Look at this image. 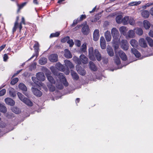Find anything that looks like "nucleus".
Instances as JSON below:
<instances>
[{
	"label": "nucleus",
	"mask_w": 153,
	"mask_h": 153,
	"mask_svg": "<svg viewBox=\"0 0 153 153\" xmlns=\"http://www.w3.org/2000/svg\"><path fill=\"white\" fill-rule=\"evenodd\" d=\"M144 27L146 29H149L150 26V22L147 20H145L143 22Z\"/></svg>",
	"instance_id": "bb28decb"
},
{
	"label": "nucleus",
	"mask_w": 153,
	"mask_h": 153,
	"mask_svg": "<svg viewBox=\"0 0 153 153\" xmlns=\"http://www.w3.org/2000/svg\"><path fill=\"white\" fill-rule=\"evenodd\" d=\"M6 126V123L2 121H0V127L4 128Z\"/></svg>",
	"instance_id": "338daca9"
},
{
	"label": "nucleus",
	"mask_w": 153,
	"mask_h": 153,
	"mask_svg": "<svg viewBox=\"0 0 153 153\" xmlns=\"http://www.w3.org/2000/svg\"><path fill=\"white\" fill-rule=\"evenodd\" d=\"M111 34L113 38H118L119 33L118 30L116 28L113 27L111 29Z\"/></svg>",
	"instance_id": "20e7f679"
},
{
	"label": "nucleus",
	"mask_w": 153,
	"mask_h": 153,
	"mask_svg": "<svg viewBox=\"0 0 153 153\" xmlns=\"http://www.w3.org/2000/svg\"><path fill=\"white\" fill-rule=\"evenodd\" d=\"M128 43L126 40H122L121 42V47L123 49L125 50H127L128 48Z\"/></svg>",
	"instance_id": "6e6552de"
},
{
	"label": "nucleus",
	"mask_w": 153,
	"mask_h": 153,
	"mask_svg": "<svg viewBox=\"0 0 153 153\" xmlns=\"http://www.w3.org/2000/svg\"><path fill=\"white\" fill-rule=\"evenodd\" d=\"M19 79L17 78H15L12 80L10 82V84L12 85H14L18 81Z\"/></svg>",
	"instance_id": "864d4df0"
},
{
	"label": "nucleus",
	"mask_w": 153,
	"mask_h": 153,
	"mask_svg": "<svg viewBox=\"0 0 153 153\" xmlns=\"http://www.w3.org/2000/svg\"><path fill=\"white\" fill-rule=\"evenodd\" d=\"M45 75L48 81L52 84H55V81L53 77L51 76V73L49 70L46 71Z\"/></svg>",
	"instance_id": "f03ea898"
},
{
	"label": "nucleus",
	"mask_w": 153,
	"mask_h": 153,
	"mask_svg": "<svg viewBox=\"0 0 153 153\" xmlns=\"http://www.w3.org/2000/svg\"><path fill=\"white\" fill-rule=\"evenodd\" d=\"M62 81L63 82V83L64 84V85L65 86H67L68 85V84L66 80L65 79H65H63V80H62Z\"/></svg>",
	"instance_id": "774afa93"
},
{
	"label": "nucleus",
	"mask_w": 153,
	"mask_h": 153,
	"mask_svg": "<svg viewBox=\"0 0 153 153\" xmlns=\"http://www.w3.org/2000/svg\"><path fill=\"white\" fill-rule=\"evenodd\" d=\"M89 58L91 60L94 61L95 60L93 48L92 47H90L89 49Z\"/></svg>",
	"instance_id": "9d476101"
},
{
	"label": "nucleus",
	"mask_w": 153,
	"mask_h": 153,
	"mask_svg": "<svg viewBox=\"0 0 153 153\" xmlns=\"http://www.w3.org/2000/svg\"><path fill=\"white\" fill-rule=\"evenodd\" d=\"M100 36L99 31L98 30H95L93 33V38H99Z\"/></svg>",
	"instance_id": "ea45409f"
},
{
	"label": "nucleus",
	"mask_w": 153,
	"mask_h": 153,
	"mask_svg": "<svg viewBox=\"0 0 153 153\" xmlns=\"http://www.w3.org/2000/svg\"><path fill=\"white\" fill-rule=\"evenodd\" d=\"M114 51L115 53V55L117 56V53L119 51H118V50H117L119 47L118 42L116 44H114Z\"/></svg>",
	"instance_id": "a18cd8bd"
},
{
	"label": "nucleus",
	"mask_w": 153,
	"mask_h": 153,
	"mask_svg": "<svg viewBox=\"0 0 153 153\" xmlns=\"http://www.w3.org/2000/svg\"><path fill=\"white\" fill-rule=\"evenodd\" d=\"M90 68L91 70L95 71L97 70V68L96 67L94 64L91 61L89 62Z\"/></svg>",
	"instance_id": "473e14b6"
},
{
	"label": "nucleus",
	"mask_w": 153,
	"mask_h": 153,
	"mask_svg": "<svg viewBox=\"0 0 153 153\" xmlns=\"http://www.w3.org/2000/svg\"><path fill=\"white\" fill-rule=\"evenodd\" d=\"M80 58L79 59L76 56H74L73 58V61L79 65L81 64V62L80 61Z\"/></svg>",
	"instance_id": "c03bdc74"
},
{
	"label": "nucleus",
	"mask_w": 153,
	"mask_h": 153,
	"mask_svg": "<svg viewBox=\"0 0 153 153\" xmlns=\"http://www.w3.org/2000/svg\"><path fill=\"white\" fill-rule=\"evenodd\" d=\"M79 22H80L79 21L78 19H77L74 20L72 24L71 25V26L74 27Z\"/></svg>",
	"instance_id": "6e6d98bb"
},
{
	"label": "nucleus",
	"mask_w": 153,
	"mask_h": 153,
	"mask_svg": "<svg viewBox=\"0 0 153 153\" xmlns=\"http://www.w3.org/2000/svg\"><path fill=\"white\" fill-rule=\"evenodd\" d=\"M101 13H98L96 15L94 16V19H92L91 21L92 22H95L99 19L101 17Z\"/></svg>",
	"instance_id": "c756f323"
},
{
	"label": "nucleus",
	"mask_w": 153,
	"mask_h": 153,
	"mask_svg": "<svg viewBox=\"0 0 153 153\" xmlns=\"http://www.w3.org/2000/svg\"><path fill=\"white\" fill-rule=\"evenodd\" d=\"M108 54L111 56H112L114 55V53L113 49L111 47L107 48V49Z\"/></svg>",
	"instance_id": "c9c22d12"
},
{
	"label": "nucleus",
	"mask_w": 153,
	"mask_h": 153,
	"mask_svg": "<svg viewBox=\"0 0 153 153\" xmlns=\"http://www.w3.org/2000/svg\"><path fill=\"white\" fill-rule=\"evenodd\" d=\"M56 87L60 89H62L63 88L62 85L59 83L58 84H56Z\"/></svg>",
	"instance_id": "e2e57ef3"
},
{
	"label": "nucleus",
	"mask_w": 153,
	"mask_h": 153,
	"mask_svg": "<svg viewBox=\"0 0 153 153\" xmlns=\"http://www.w3.org/2000/svg\"><path fill=\"white\" fill-rule=\"evenodd\" d=\"M71 74L73 78L74 79L77 80L79 79V76L75 72L73 71H71Z\"/></svg>",
	"instance_id": "72a5a7b5"
},
{
	"label": "nucleus",
	"mask_w": 153,
	"mask_h": 153,
	"mask_svg": "<svg viewBox=\"0 0 153 153\" xmlns=\"http://www.w3.org/2000/svg\"><path fill=\"white\" fill-rule=\"evenodd\" d=\"M9 94L10 96L12 97H15L16 96V92L13 88H11L9 90Z\"/></svg>",
	"instance_id": "58836bf2"
},
{
	"label": "nucleus",
	"mask_w": 153,
	"mask_h": 153,
	"mask_svg": "<svg viewBox=\"0 0 153 153\" xmlns=\"http://www.w3.org/2000/svg\"><path fill=\"white\" fill-rule=\"evenodd\" d=\"M123 16L121 15L117 16L115 19L116 22L118 24H121L122 22V19Z\"/></svg>",
	"instance_id": "393cba45"
},
{
	"label": "nucleus",
	"mask_w": 153,
	"mask_h": 153,
	"mask_svg": "<svg viewBox=\"0 0 153 153\" xmlns=\"http://www.w3.org/2000/svg\"><path fill=\"white\" fill-rule=\"evenodd\" d=\"M55 66L60 71H64L65 69L64 66L63 65H62L60 63L58 62L56 63Z\"/></svg>",
	"instance_id": "6ab92c4d"
},
{
	"label": "nucleus",
	"mask_w": 153,
	"mask_h": 153,
	"mask_svg": "<svg viewBox=\"0 0 153 153\" xmlns=\"http://www.w3.org/2000/svg\"><path fill=\"white\" fill-rule=\"evenodd\" d=\"M134 31L132 30H130L128 31V36L130 38H133L135 35Z\"/></svg>",
	"instance_id": "79ce46f5"
},
{
	"label": "nucleus",
	"mask_w": 153,
	"mask_h": 153,
	"mask_svg": "<svg viewBox=\"0 0 153 153\" xmlns=\"http://www.w3.org/2000/svg\"><path fill=\"white\" fill-rule=\"evenodd\" d=\"M36 87H33L31 88V90L33 94L36 96L40 97L42 95V92Z\"/></svg>",
	"instance_id": "39448f33"
},
{
	"label": "nucleus",
	"mask_w": 153,
	"mask_h": 153,
	"mask_svg": "<svg viewBox=\"0 0 153 153\" xmlns=\"http://www.w3.org/2000/svg\"><path fill=\"white\" fill-rule=\"evenodd\" d=\"M17 94L19 99L23 102L25 100V97H24V96L20 92H18Z\"/></svg>",
	"instance_id": "de8ad7c7"
},
{
	"label": "nucleus",
	"mask_w": 153,
	"mask_h": 153,
	"mask_svg": "<svg viewBox=\"0 0 153 153\" xmlns=\"http://www.w3.org/2000/svg\"><path fill=\"white\" fill-rule=\"evenodd\" d=\"M23 102L28 106H31L33 105V102L27 98H25Z\"/></svg>",
	"instance_id": "412c9836"
},
{
	"label": "nucleus",
	"mask_w": 153,
	"mask_h": 153,
	"mask_svg": "<svg viewBox=\"0 0 153 153\" xmlns=\"http://www.w3.org/2000/svg\"><path fill=\"white\" fill-rule=\"evenodd\" d=\"M131 51L136 57H139L140 56V53L136 49L134 48H131Z\"/></svg>",
	"instance_id": "5701e85b"
},
{
	"label": "nucleus",
	"mask_w": 153,
	"mask_h": 153,
	"mask_svg": "<svg viewBox=\"0 0 153 153\" xmlns=\"http://www.w3.org/2000/svg\"><path fill=\"white\" fill-rule=\"evenodd\" d=\"M61 32L60 31L55 32V33H51L50 36V37H58L60 34Z\"/></svg>",
	"instance_id": "a878e982"
},
{
	"label": "nucleus",
	"mask_w": 153,
	"mask_h": 153,
	"mask_svg": "<svg viewBox=\"0 0 153 153\" xmlns=\"http://www.w3.org/2000/svg\"><path fill=\"white\" fill-rule=\"evenodd\" d=\"M100 45L101 48L104 49L106 48V42L105 39H100Z\"/></svg>",
	"instance_id": "c85d7f7f"
},
{
	"label": "nucleus",
	"mask_w": 153,
	"mask_h": 153,
	"mask_svg": "<svg viewBox=\"0 0 153 153\" xmlns=\"http://www.w3.org/2000/svg\"><path fill=\"white\" fill-rule=\"evenodd\" d=\"M36 77L40 81H44L45 79L44 74L42 72H39L36 74Z\"/></svg>",
	"instance_id": "9b49d317"
},
{
	"label": "nucleus",
	"mask_w": 153,
	"mask_h": 153,
	"mask_svg": "<svg viewBox=\"0 0 153 153\" xmlns=\"http://www.w3.org/2000/svg\"><path fill=\"white\" fill-rule=\"evenodd\" d=\"M19 88L22 91H27V87L23 83H20L19 85Z\"/></svg>",
	"instance_id": "b1692460"
},
{
	"label": "nucleus",
	"mask_w": 153,
	"mask_h": 153,
	"mask_svg": "<svg viewBox=\"0 0 153 153\" xmlns=\"http://www.w3.org/2000/svg\"><path fill=\"white\" fill-rule=\"evenodd\" d=\"M149 45L151 46H153V40L152 39H146Z\"/></svg>",
	"instance_id": "5fc2aeb1"
},
{
	"label": "nucleus",
	"mask_w": 153,
	"mask_h": 153,
	"mask_svg": "<svg viewBox=\"0 0 153 153\" xmlns=\"http://www.w3.org/2000/svg\"><path fill=\"white\" fill-rule=\"evenodd\" d=\"M32 79L34 82L35 84L36 85H34L32 84L33 86L37 87V86L39 87L41 86H42V83L40 82L39 81L37 78L33 76L32 77Z\"/></svg>",
	"instance_id": "1a4fd4ad"
},
{
	"label": "nucleus",
	"mask_w": 153,
	"mask_h": 153,
	"mask_svg": "<svg viewBox=\"0 0 153 153\" xmlns=\"http://www.w3.org/2000/svg\"><path fill=\"white\" fill-rule=\"evenodd\" d=\"M79 58L81 64L82 63L83 64H86L88 62V59L84 55H81L79 56Z\"/></svg>",
	"instance_id": "4468645a"
},
{
	"label": "nucleus",
	"mask_w": 153,
	"mask_h": 153,
	"mask_svg": "<svg viewBox=\"0 0 153 153\" xmlns=\"http://www.w3.org/2000/svg\"><path fill=\"white\" fill-rule=\"evenodd\" d=\"M129 23L131 25H134V21L133 19L132 18H129V21H128V23Z\"/></svg>",
	"instance_id": "680f3d73"
},
{
	"label": "nucleus",
	"mask_w": 153,
	"mask_h": 153,
	"mask_svg": "<svg viewBox=\"0 0 153 153\" xmlns=\"http://www.w3.org/2000/svg\"><path fill=\"white\" fill-rule=\"evenodd\" d=\"M50 69L51 70L52 73L55 75H57L58 72H57V69L53 66L51 67L50 68Z\"/></svg>",
	"instance_id": "a19ab883"
},
{
	"label": "nucleus",
	"mask_w": 153,
	"mask_h": 153,
	"mask_svg": "<svg viewBox=\"0 0 153 153\" xmlns=\"http://www.w3.org/2000/svg\"><path fill=\"white\" fill-rule=\"evenodd\" d=\"M119 30L121 34L124 36L127 35V31L128 30V29L126 27L124 26H122L120 27Z\"/></svg>",
	"instance_id": "ddd939ff"
},
{
	"label": "nucleus",
	"mask_w": 153,
	"mask_h": 153,
	"mask_svg": "<svg viewBox=\"0 0 153 153\" xmlns=\"http://www.w3.org/2000/svg\"><path fill=\"white\" fill-rule=\"evenodd\" d=\"M105 38H111V36L110 32L107 31L105 33Z\"/></svg>",
	"instance_id": "49530a36"
},
{
	"label": "nucleus",
	"mask_w": 153,
	"mask_h": 153,
	"mask_svg": "<svg viewBox=\"0 0 153 153\" xmlns=\"http://www.w3.org/2000/svg\"><path fill=\"white\" fill-rule=\"evenodd\" d=\"M5 101L7 104L10 105H13L15 104L14 101L10 98H6L5 99Z\"/></svg>",
	"instance_id": "2eb2a0df"
},
{
	"label": "nucleus",
	"mask_w": 153,
	"mask_h": 153,
	"mask_svg": "<svg viewBox=\"0 0 153 153\" xmlns=\"http://www.w3.org/2000/svg\"><path fill=\"white\" fill-rule=\"evenodd\" d=\"M48 87L50 91H53L55 90V87L52 85H48Z\"/></svg>",
	"instance_id": "13d9d810"
},
{
	"label": "nucleus",
	"mask_w": 153,
	"mask_h": 153,
	"mask_svg": "<svg viewBox=\"0 0 153 153\" xmlns=\"http://www.w3.org/2000/svg\"><path fill=\"white\" fill-rule=\"evenodd\" d=\"M48 58L51 62H56L58 60V56L56 54H52L49 56Z\"/></svg>",
	"instance_id": "423d86ee"
},
{
	"label": "nucleus",
	"mask_w": 153,
	"mask_h": 153,
	"mask_svg": "<svg viewBox=\"0 0 153 153\" xmlns=\"http://www.w3.org/2000/svg\"><path fill=\"white\" fill-rule=\"evenodd\" d=\"M12 110L13 112L16 114H18L20 112L19 109L16 107H14L13 108Z\"/></svg>",
	"instance_id": "603ef678"
},
{
	"label": "nucleus",
	"mask_w": 153,
	"mask_h": 153,
	"mask_svg": "<svg viewBox=\"0 0 153 153\" xmlns=\"http://www.w3.org/2000/svg\"><path fill=\"white\" fill-rule=\"evenodd\" d=\"M130 43L131 45L134 47L136 48L137 46L138 42L135 39H132L130 42Z\"/></svg>",
	"instance_id": "e433bc0d"
},
{
	"label": "nucleus",
	"mask_w": 153,
	"mask_h": 153,
	"mask_svg": "<svg viewBox=\"0 0 153 153\" xmlns=\"http://www.w3.org/2000/svg\"><path fill=\"white\" fill-rule=\"evenodd\" d=\"M142 16L144 18H148L149 16L150 13L149 11L146 10H144L141 12Z\"/></svg>",
	"instance_id": "4be33fe9"
},
{
	"label": "nucleus",
	"mask_w": 153,
	"mask_h": 153,
	"mask_svg": "<svg viewBox=\"0 0 153 153\" xmlns=\"http://www.w3.org/2000/svg\"><path fill=\"white\" fill-rule=\"evenodd\" d=\"M67 42L69 44L70 47H72L74 44V42L72 39L68 40V41Z\"/></svg>",
	"instance_id": "0e129e2a"
},
{
	"label": "nucleus",
	"mask_w": 153,
	"mask_h": 153,
	"mask_svg": "<svg viewBox=\"0 0 153 153\" xmlns=\"http://www.w3.org/2000/svg\"><path fill=\"white\" fill-rule=\"evenodd\" d=\"M94 54L97 61H99L102 59L101 54L97 50H95L94 51Z\"/></svg>",
	"instance_id": "dca6fc26"
},
{
	"label": "nucleus",
	"mask_w": 153,
	"mask_h": 153,
	"mask_svg": "<svg viewBox=\"0 0 153 153\" xmlns=\"http://www.w3.org/2000/svg\"><path fill=\"white\" fill-rule=\"evenodd\" d=\"M0 111L5 113L7 111L6 108L2 104L0 103Z\"/></svg>",
	"instance_id": "4c0bfd02"
},
{
	"label": "nucleus",
	"mask_w": 153,
	"mask_h": 153,
	"mask_svg": "<svg viewBox=\"0 0 153 153\" xmlns=\"http://www.w3.org/2000/svg\"><path fill=\"white\" fill-rule=\"evenodd\" d=\"M129 17L125 16L122 19V23L124 25H127L128 24Z\"/></svg>",
	"instance_id": "7c9ffc66"
},
{
	"label": "nucleus",
	"mask_w": 153,
	"mask_h": 153,
	"mask_svg": "<svg viewBox=\"0 0 153 153\" xmlns=\"http://www.w3.org/2000/svg\"><path fill=\"white\" fill-rule=\"evenodd\" d=\"M6 93V90L3 89L0 91V96L4 95Z\"/></svg>",
	"instance_id": "69168bd1"
},
{
	"label": "nucleus",
	"mask_w": 153,
	"mask_h": 153,
	"mask_svg": "<svg viewBox=\"0 0 153 153\" xmlns=\"http://www.w3.org/2000/svg\"><path fill=\"white\" fill-rule=\"evenodd\" d=\"M134 32L139 36L142 35L143 33L142 29L140 28H137L134 29Z\"/></svg>",
	"instance_id": "cd10ccee"
},
{
	"label": "nucleus",
	"mask_w": 153,
	"mask_h": 153,
	"mask_svg": "<svg viewBox=\"0 0 153 153\" xmlns=\"http://www.w3.org/2000/svg\"><path fill=\"white\" fill-rule=\"evenodd\" d=\"M116 58L115 59L114 62L116 64L118 65L120 64V59L118 57V55L116 56Z\"/></svg>",
	"instance_id": "8fccbe9b"
},
{
	"label": "nucleus",
	"mask_w": 153,
	"mask_h": 153,
	"mask_svg": "<svg viewBox=\"0 0 153 153\" xmlns=\"http://www.w3.org/2000/svg\"><path fill=\"white\" fill-rule=\"evenodd\" d=\"M58 76L60 80H62L64 79H65V77L64 76V74L62 73H58L57 75H56Z\"/></svg>",
	"instance_id": "09e8293b"
},
{
	"label": "nucleus",
	"mask_w": 153,
	"mask_h": 153,
	"mask_svg": "<svg viewBox=\"0 0 153 153\" xmlns=\"http://www.w3.org/2000/svg\"><path fill=\"white\" fill-rule=\"evenodd\" d=\"M86 18V15L85 14H82L80 16L79 18H78V20L80 22L85 19Z\"/></svg>",
	"instance_id": "3c124183"
},
{
	"label": "nucleus",
	"mask_w": 153,
	"mask_h": 153,
	"mask_svg": "<svg viewBox=\"0 0 153 153\" xmlns=\"http://www.w3.org/2000/svg\"><path fill=\"white\" fill-rule=\"evenodd\" d=\"M139 43L140 45L142 47L146 48L147 46L146 42L144 39H140Z\"/></svg>",
	"instance_id": "f3484780"
},
{
	"label": "nucleus",
	"mask_w": 153,
	"mask_h": 153,
	"mask_svg": "<svg viewBox=\"0 0 153 153\" xmlns=\"http://www.w3.org/2000/svg\"><path fill=\"white\" fill-rule=\"evenodd\" d=\"M39 44L38 42H36L33 46L35 54L33 55L29 59V60L33 58L35 56H36V57L38 56L39 55Z\"/></svg>",
	"instance_id": "7ed1b4c3"
},
{
	"label": "nucleus",
	"mask_w": 153,
	"mask_h": 153,
	"mask_svg": "<svg viewBox=\"0 0 153 153\" xmlns=\"http://www.w3.org/2000/svg\"><path fill=\"white\" fill-rule=\"evenodd\" d=\"M65 65L68 68H74L73 64L69 60H66L64 61Z\"/></svg>",
	"instance_id": "aec40b11"
},
{
	"label": "nucleus",
	"mask_w": 153,
	"mask_h": 153,
	"mask_svg": "<svg viewBox=\"0 0 153 153\" xmlns=\"http://www.w3.org/2000/svg\"><path fill=\"white\" fill-rule=\"evenodd\" d=\"M81 51L83 52H85L86 50V44H84L82 46V48L81 49Z\"/></svg>",
	"instance_id": "4d7b16f0"
},
{
	"label": "nucleus",
	"mask_w": 153,
	"mask_h": 153,
	"mask_svg": "<svg viewBox=\"0 0 153 153\" xmlns=\"http://www.w3.org/2000/svg\"><path fill=\"white\" fill-rule=\"evenodd\" d=\"M87 22L85 21L83 24V26L82 28V32L84 35H87L89 33L90 29L88 25L87 24Z\"/></svg>",
	"instance_id": "f257e3e1"
},
{
	"label": "nucleus",
	"mask_w": 153,
	"mask_h": 153,
	"mask_svg": "<svg viewBox=\"0 0 153 153\" xmlns=\"http://www.w3.org/2000/svg\"><path fill=\"white\" fill-rule=\"evenodd\" d=\"M47 59L45 57L41 58L39 60V64L41 65L45 64L47 62Z\"/></svg>",
	"instance_id": "2f4dec72"
},
{
	"label": "nucleus",
	"mask_w": 153,
	"mask_h": 153,
	"mask_svg": "<svg viewBox=\"0 0 153 153\" xmlns=\"http://www.w3.org/2000/svg\"><path fill=\"white\" fill-rule=\"evenodd\" d=\"M76 69L77 72L80 74L84 76L86 74V72L79 65H78L76 66Z\"/></svg>",
	"instance_id": "0eeeda50"
},
{
	"label": "nucleus",
	"mask_w": 153,
	"mask_h": 153,
	"mask_svg": "<svg viewBox=\"0 0 153 153\" xmlns=\"http://www.w3.org/2000/svg\"><path fill=\"white\" fill-rule=\"evenodd\" d=\"M83 24L81 25H77L73 29V31H75L78 30L81 27Z\"/></svg>",
	"instance_id": "052dcab7"
},
{
	"label": "nucleus",
	"mask_w": 153,
	"mask_h": 153,
	"mask_svg": "<svg viewBox=\"0 0 153 153\" xmlns=\"http://www.w3.org/2000/svg\"><path fill=\"white\" fill-rule=\"evenodd\" d=\"M64 56L67 58H71L72 57V55L71 54V52L70 51L67 49H65V50Z\"/></svg>",
	"instance_id": "a211bd4d"
},
{
	"label": "nucleus",
	"mask_w": 153,
	"mask_h": 153,
	"mask_svg": "<svg viewBox=\"0 0 153 153\" xmlns=\"http://www.w3.org/2000/svg\"><path fill=\"white\" fill-rule=\"evenodd\" d=\"M5 116L8 118H10L13 116V114L11 113L7 112L4 114Z\"/></svg>",
	"instance_id": "bf43d9fd"
},
{
	"label": "nucleus",
	"mask_w": 153,
	"mask_h": 153,
	"mask_svg": "<svg viewBox=\"0 0 153 153\" xmlns=\"http://www.w3.org/2000/svg\"><path fill=\"white\" fill-rule=\"evenodd\" d=\"M117 55L119 56L123 60L126 61L127 59V57L126 54L121 50L119 51Z\"/></svg>",
	"instance_id": "f8f14e48"
},
{
	"label": "nucleus",
	"mask_w": 153,
	"mask_h": 153,
	"mask_svg": "<svg viewBox=\"0 0 153 153\" xmlns=\"http://www.w3.org/2000/svg\"><path fill=\"white\" fill-rule=\"evenodd\" d=\"M27 4L26 2H24L21 4H17V5L18 7V10H17V12H19L20 10L22 9L24 6H25Z\"/></svg>",
	"instance_id": "37998d69"
},
{
	"label": "nucleus",
	"mask_w": 153,
	"mask_h": 153,
	"mask_svg": "<svg viewBox=\"0 0 153 153\" xmlns=\"http://www.w3.org/2000/svg\"><path fill=\"white\" fill-rule=\"evenodd\" d=\"M19 17L17 16L16 18V20L15 22L14 26L13 29V32L16 31V28L18 27V21L19 19Z\"/></svg>",
	"instance_id": "f704fd0d"
}]
</instances>
